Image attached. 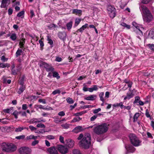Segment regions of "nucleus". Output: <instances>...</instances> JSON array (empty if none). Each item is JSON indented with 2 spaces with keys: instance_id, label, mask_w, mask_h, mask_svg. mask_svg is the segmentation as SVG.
<instances>
[{
  "instance_id": "38",
  "label": "nucleus",
  "mask_w": 154,
  "mask_h": 154,
  "mask_svg": "<svg viewBox=\"0 0 154 154\" xmlns=\"http://www.w3.org/2000/svg\"><path fill=\"white\" fill-rule=\"evenodd\" d=\"M23 52L22 49H18L16 51V54L17 57H18L20 55L21 53Z\"/></svg>"
},
{
  "instance_id": "12",
  "label": "nucleus",
  "mask_w": 154,
  "mask_h": 154,
  "mask_svg": "<svg viewBox=\"0 0 154 154\" xmlns=\"http://www.w3.org/2000/svg\"><path fill=\"white\" fill-rule=\"evenodd\" d=\"M48 152L50 154H57V149L54 146L50 147L47 149Z\"/></svg>"
},
{
  "instance_id": "24",
  "label": "nucleus",
  "mask_w": 154,
  "mask_h": 154,
  "mask_svg": "<svg viewBox=\"0 0 154 154\" xmlns=\"http://www.w3.org/2000/svg\"><path fill=\"white\" fill-rule=\"evenodd\" d=\"M98 89L97 86L94 85L92 87L89 88L88 91L90 92H92L94 91H96Z\"/></svg>"
},
{
  "instance_id": "53",
  "label": "nucleus",
  "mask_w": 154,
  "mask_h": 154,
  "mask_svg": "<svg viewBox=\"0 0 154 154\" xmlns=\"http://www.w3.org/2000/svg\"><path fill=\"white\" fill-rule=\"evenodd\" d=\"M60 91L59 89H56L52 93V94L53 95H55L57 94H60Z\"/></svg>"
},
{
  "instance_id": "63",
  "label": "nucleus",
  "mask_w": 154,
  "mask_h": 154,
  "mask_svg": "<svg viewBox=\"0 0 154 154\" xmlns=\"http://www.w3.org/2000/svg\"><path fill=\"white\" fill-rule=\"evenodd\" d=\"M109 93L108 91H106L105 93V98H108L109 97Z\"/></svg>"
},
{
  "instance_id": "51",
  "label": "nucleus",
  "mask_w": 154,
  "mask_h": 154,
  "mask_svg": "<svg viewBox=\"0 0 154 154\" xmlns=\"http://www.w3.org/2000/svg\"><path fill=\"white\" fill-rule=\"evenodd\" d=\"M4 45L7 46V44L4 41H0V47Z\"/></svg>"
},
{
  "instance_id": "64",
  "label": "nucleus",
  "mask_w": 154,
  "mask_h": 154,
  "mask_svg": "<svg viewBox=\"0 0 154 154\" xmlns=\"http://www.w3.org/2000/svg\"><path fill=\"white\" fill-rule=\"evenodd\" d=\"M55 60L57 62H60L62 61V59L61 57H57L56 58Z\"/></svg>"
},
{
  "instance_id": "37",
  "label": "nucleus",
  "mask_w": 154,
  "mask_h": 154,
  "mask_svg": "<svg viewBox=\"0 0 154 154\" xmlns=\"http://www.w3.org/2000/svg\"><path fill=\"white\" fill-rule=\"evenodd\" d=\"M104 93L103 92H101L100 93L99 97L100 98V100L102 102H103L104 100L105 99L103 97Z\"/></svg>"
},
{
  "instance_id": "33",
  "label": "nucleus",
  "mask_w": 154,
  "mask_h": 154,
  "mask_svg": "<svg viewBox=\"0 0 154 154\" xmlns=\"http://www.w3.org/2000/svg\"><path fill=\"white\" fill-rule=\"evenodd\" d=\"M82 119L81 118L78 117L74 118L71 122V123H74L76 122H79Z\"/></svg>"
},
{
  "instance_id": "52",
  "label": "nucleus",
  "mask_w": 154,
  "mask_h": 154,
  "mask_svg": "<svg viewBox=\"0 0 154 154\" xmlns=\"http://www.w3.org/2000/svg\"><path fill=\"white\" fill-rule=\"evenodd\" d=\"M46 138L49 140H52L55 138V137L52 135H48L46 136Z\"/></svg>"
},
{
  "instance_id": "34",
  "label": "nucleus",
  "mask_w": 154,
  "mask_h": 154,
  "mask_svg": "<svg viewBox=\"0 0 154 154\" xmlns=\"http://www.w3.org/2000/svg\"><path fill=\"white\" fill-rule=\"evenodd\" d=\"M37 136H35L33 135H31L29 136H27L26 137V139L27 140H30L33 139L34 140H36L37 139Z\"/></svg>"
},
{
  "instance_id": "17",
  "label": "nucleus",
  "mask_w": 154,
  "mask_h": 154,
  "mask_svg": "<svg viewBox=\"0 0 154 154\" xmlns=\"http://www.w3.org/2000/svg\"><path fill=\"white\" fill-rule=\"evenodd\" d=\"M16 146L12 143L9 144L8 147L9 151L8 152H11L15 151L16 149Z\"/></svg>"
},
{
  "instance_id": "21",
  "label": "nucleus",
  "mask_w": 154,
  "mask_h": 154,
  "mask_svg": "<svg viewBox=\"0 0 154 154\" xmlns=\"http://www.w3.org/2000/svg\"><path fill=\"white\" fill-rule=\"evenodd\" d=\"M26 87L24 85H21L17 93L19 94H21L25 89Z\"/></svg>"
},
{
  "instance_id": "39",
  "label": "nucleus",
  "mask_w": 154,
  "mask_h": 154,
  "mask_svg": "<svg viewBox=\"0 0 154 154\" xmlns=\"http://www.w3.org/2000/svg\"><path fill=\"white\" fill-rule=\"evenodd\" d=\"M66 100L67 102L69 104L73 103L74 102V101L72 100V99L70 97H68L66 99Z\"/></svg>"
},
{
  "instance_id": "29",
  "label": "nucleus",
  "mask_w": 154,
  "mask_h": 154,
  "mask_svg": "<svg viewBox=\"0 0 154 154\" xmlns=\"http://www.w3.org/2000/svg\"><path fill=\"white\" fill-rule=\"evenodd\" d=\"M10 38L13 41H15L17 38L16 34L15 33H12L10 35Z\"/></svg>"
},
{
  "instance_id": "58",
  "label": "nucleus",
  "mask_w": 154,
  "mask_h": 154,
  "mask_svg": "<svg viewBox=\"0 0 154 154\" xmlns=\"http://www.w3.org/2000/svg\"><path fill=\"white\" fill-rule=\"evenodd\" d=\"M58 115L61 117H63L65 115V113L63 111H60L58 113Z\"/></svg>"
},
{
  "instance_id": "42",
  "label": "nucleus",
  "mask_w": 154,
  "mask_h": 154,
  "mask_svg": "<svg viewBox=\"0 0 154 154\" xmlns=\"http://www.w3.org/2000/svg\"><path fill=\"white\" fill-rule=\"evenodd\" d=\"M81 21V19L79 18H76L75 20V26H77L80 23Z\"/></svg>"
},
{
  "instance_id": "11",
  "label": "nucleus",
  "mask_w": 154,
  "mask_h": 154,
  "mask_svg": "<svg viewBox=\"0 0 154 154\" xmlns=\"http://www.w3.org/2000/svg\"><path fill=\"white\" fill-rule=\"evenodd\" d=\"M125 147L127 150L126 154H127L128 152H133L135 150L134 148L130 145H125Z\"/></svg>"
},
{
  "instance_id": "40",
  "label": "nucleus",
  "mask_w": 154,
  "mask_h": 154,
  "mask_svg": "<svg viewBox=\"0 0 154 154\" xmlns=\"http://www.w3.org/2000/svg\"><path fill=\"white\" fill-rule=\"evenodd\" d=\"M24 11H22L18 13L17 15V16L18 17H21L22 18L24 16Z\"/></svg>"
},
{
  "instance_id": "10",
  "label": "nucleus",
  "mask_w": 154,
  "mask_h": 154,
  "mask_svg": "<svg viewBox=\"0 0 154 154\" xmlns=\"http://www.w3.org/2000/svg\"><path fill=\"white\" fill-rule=\"evenodd\" d=\"M58 149L59 151L63 154L67 153L68 151V149L66 147L61 145L58 146Z\"/></svg>"
},
{
  "instance_id": "60",
  "label": "nucleus",
  "mask_w": 154,
  "mask_h": 154,
  "mask_svg": "<svg viewBox=\"0 0 154 154\" xmlns=\"http://www.w3.org/2000/svg\"><path fill=\"white\" fill-rule=\"evenodd\" d=\"M101 109L100 108L94 109L93 110V113L94 114L97 113L98 112L100 111H101Z\"/></svg>"
},
{
  "instance_id": "3",
  "label": "nucleus",
  "mask_w": 154,
  "mask_h": 154,
  "mask_svg": "<svg viewBox=\"0 0 154 154\" xmlns=\"http://www.w3.org/2000/svg\"><path fill=\"white\" fill-rule=\"evenodd\" d=\"M108 128L107 125L103 123L93 128L94 132L98 135H100L106 132L108 130Z\"/></svg>"
},
{
  "instance_id": "30",
  "label": "nucleus",
  "mask_w": 154,
  "mask_h": 154,
  "mask_svg": "<svg viewBox=\"0 0 154 154\" xmlns=\"http://www.w3.org/2000/svg\"><path fill=\"white\" fill-rule=\"evenodd\" d=\"M72 21H70L66 24V26L67 29L68 31L70 30L71 29L72 26Z\"/></svg>"
},
{
  "instance_id": "5",
  "label": "nucleus",
  "mask_w": 154,
  "mask_h": 154,
  "mask_svg": "<svg viewBox=\"0 0 154 154\" xmlns=\"http://www.w3.org/2000/svg\"><path fill=\"white\" fill-rule=\"evenodd\" d=\"M129 137L131 143L135 146H138L140 145L141 141L134 134H130Z\"/></svg>"
},
{
  "instance_id": "44",
  "label": "nucleus",
  "mask_w": 154,
  "mask_h": 154,
  "mask_svg": "<svg viewBox=\"0 0 154 154\" xmlns=\"http://www.w3.org/2000/svg\"><path fill=\"white\" fill-rule=\"evenodd\" d=\"M70 126V125L69 124L66 123L61 125V126L65 129L68 128Z\"/></svg>"
},
{
  "instance_id": "28",
  "label": "nucleus",
  "mask_w": 154,
  "mask_h": 154,
  "mask_svg": "<svg viewBox=\"0 0 154 154\" xmlns=\"http://www.w3.org/2000/svg\"><path fill=\"white\" fill-rule=\"evenodd\" d=\"M120 24L121 25L123 26L124 28H126L127 29H129L131 27L130 25L127 24L122 21L120 22Z\"/></svg>"
},
{
  "instance_id": "45",
  "label": "nucleus",
  "mask_w": 154,
  "mask_h": 154,
  "mask_svg": "<svg viewBox=\"0 0 154 154\" xmlns=\"http://www.w3.org/2000/svg\"><path fill=\"white\" fill-rule=\"evenodd\" d=\"M13 109V107L10 108L9 109H5L3 110V111L4 112L7 113H10L11 112V111Z\"/></svg>"
},
{
  "instance_id": "47",
  "label": "nucleus",
  "mask_w": 154,
  "mask_h": 154,
  "mask_svg": "<svg viewBox=\"0 0 154 154\" xmlns=\"http://www.w3.org/2000/svg\"><path fill=\"white\" fill-rule=\"evenodd\" d=\"M147 45L151 50L154 51V44H149Z\"/></svg>"
},
{
  "instance_id": "46",
  "label": "nucleus",
  "mask_w": 154,
  "mask_h": 154,
  "mask_svg": "<svg viewBox=\"0 0 154 154\" xmlns=\"http://www.w3.org/2000/svg\"><path fill=\"white\" fill-rule=\"evenodd\" d=\"M36 127L37 128H45V126L42 123H39L37 125Z\"/></svg>"
},
{
  "instance_id": "55",
  "label": "nucleus",
  "mask_w": 154,
  "mask_h": 154,
  "mask_svg": "<svg viewBox=\"0 0 154 154\" xmlns=\"http://www.w3.org/2000/svg\"><path fill=\"white\" fill-rule=\"evenodd\" d=\"M25 136L24 135H22L16 137L15 138L19 140L23 139L25 138Z\"/></svg>"
},
{
  "instance_id": "23",
  "label": "nucleus",
  "mask_w": 154,
  "mask_h": 154,
  "mask_svg": "<svg viewBox=\"0 0 154 154\" xmlns=\"http://www.w3.org/2000/svg\"><path fill=\"white\" fill-rule=\"evenodd\" d=\"M25 44V39L23 38L21 39L19 42V45L20 46V48L21 49H23L24 47V45Z\"/></svg>"
},
{
  "instance_id": "36",
  "label": "nucleus",
  "mask_w": 154,
  "mask_h": 154,
  "mask_svg": "<svg viewBox=\"0 0 154 154\" xmlns=\"http://www.w3.org/2000/svg\"><path fill=\"white\" fill-rule=\"evenodd\" d=\"M139 116V114L137 112L135 114L133 117V121L134 122H135L137 121L138 118Z\"/></svg>"
},
{
  "instance_id": "18",
  "label": "nucleus",
  "mask_w": 154,
  "mask_h": 154,
  "mask_svg": "<svg viewBox=\"0 0 154 154\" xmlns=\"http://www.w3.org/2000/svg\"><path fill=\"white\" fill-rule=\"evenodd\" d=\"M83 130L82 127L80 126H78L74 128L72 131L75 133H78L82 131Z\"/></svg>"
},
{
  "instance_id": "6",
  "label": "nucleus",
  "mask_w": 154,
  "mask_h": 154,
  "mask_svg": "<svg viewBox=\"0 0 154 154\" xmlns=\"http://www.w3.org/2000/svg\"><path fill=\"white\" fill-rule=\"evenodd\" d=\"M40 66L45 68L48 72H52L54 70V68L51 65H49L44 62L42 61L40 63Z\"/></svg>"
},
{
  "instance_id": "35",
  "label": "nucleus",
  "mask_w": 154,
  "mask_h": 154,
  "mask_svg": "<svg viewBox=\"0 0 154 154\" xmlns=\"http://www.w3.org/2000/svg\"><path fill=\"white\" fill-rule=\"evenodd\" d=\"M148 36L149 37L152 38V39H153L154 38V31L152 30H150L149 31Z\"/></svg>"
},
{
  "instance_id": "7",
  "label": "nucleus",
  "mask_w": 154,
  "mask_h": 154,
  "mask_svg": "<svg viewBox=\"0 0 154 154\" xmlns=\"http://www.w3.org/2000/svg\"><path fill=\"white\" fill-rule=\"evenodd\" d=\"M108 13L110 17L113 18L116 15V10L115 8L112 6H108L107 8Z\"/></svg>"
},
{
  "instance_id": "59",
  "label": "nucleus",
  "mask_w": 154,
  "mask_h": 154,
  "mask_svg": "<svg viewBox=\"0 0 154 154\" xmlns=\"http://www.w3.org/2000/svg\"><path fill=\"white\" fill-rule=\"evenodd\" d=\"M97 116H98L97 115H94V116H92L91 118V121H94L96 119V118L97 117Z\"/></svg>"
},
{
  "instance_id": "61",
  "label": "nucleus",
  "mask_w": 154,
  "mask_h": 154,
  "mask_svg": "<svg viewBox=\"0 0 154 154\" xmlns=\"http://www.w3.org/2000/svg\"><path fill=\"white\" fill-rule=\"evenodd\" d=\"M30 17L31 18L35 16L33 11L32 10H30Z\"/></svg>"
},
{
  "instance_id": "13",
  "label": "nucleus",
  "mask_w": 154,
  "mask_h": 154,
  "mask_svg": "<svg viewBox=\"0 0 154 154\" xmlns=\"http://www.w3.org/2000/svg\"><path fill=\"white\" fill-rule=\"evenodd\" d=\"M66 145L69 147L72 148L73 146L74 142L73 140L70 139H68L66 140Z\"/></svg>"
},
{
  "instance_id": "49",
  "label": "nucleus",
  "mask_w": 154,
  "mask_h": 154,
  "mask_svg": "<svg viewBox=\"0 0 154 154\" xmlns=\"http://www.w3.org/2000/svg\"><path fill=\"white\" fill-rule=\"evenodd\" d=\"M20 112H18L17 111H14L13 113V114L14 116L15 119H17L18 118L17 116Z\"/></svg>"
},
{
  "instance_id": "48",
  "label": "nucleus",
  "mask_w": 154,
  "mask_h": 154,
  "mask_svg": "<svg viewBox=\"0 0 154 154\" xmlns=\"http://www.w3.org/2000/svg\"><path fill=\"white\" fill-rule=\"evenodd\" d=\"M73 154H82L80 151L78 149H75L73 150Z\"/></svg>"
},
{
  "instance_id": "50",
  "label": "nucleus",
  "mask_w": 154,
  "mask_h": 154,
  "mask_svg": "<svg viewBox=\"0 0 154 154\" xmlns=\"http://www.w3.org/2000/svg\"><path fill=\"white\" fill-rule=\"evenodd\" d=\"M145 115L147 118H149L151 119V116L149 114V112H148V109H146V110Z\"/></svg>"
},
{
  "instance_id": "22",
  "label": "nucleus",
  "mask_w": 154,
  "mask_h": 154,
  "mask_svg": "<svg viewBox=\"0 0 154 154\" xmlns=\"http://www.w3.org/2000/svg\"><path fill=\"white\" fill-rule=\"evenodd\" d=\"M58 35L60 39H63L65 38L66 34L64 32H60L58 33Z\"/></svg>"
},
{
  "instance_id": "32",
  "label": "nucleus",
  "mask_w": 154,
  "mask_h": 154,
  "mask_svg": "<svg viewBox=\"0 0 154 154\" xmlns=\"http://www.w3.org/2000/svg\"><path fill=\"white\" fill-rule=\"evenodd\" d=\"M47 38L48 43L51 45V47H53V42L52 40L50 38V36L49 35H47Z\"/></svg>"
},
{
  "instance_id": "8",
  "label": "nucleus",
  "mask_w": 154,
  "mask_h": 154,
  "mask_svg": "<svg viewBox=\"0 0 154 154\" xmlns=\"http://www.w3.org/2000/svg\"><path fill=\"white\" fill-rule=\"evenodd\" d=\"M19 152L20 154H30L31 149L27 147L24 146L20 149Z\"/></svg>"
},
{
  "instance_id": "57",
  "label": "nucleus",
  "mask_w": 154,
  "mask_h": 154,
  "mask_svg": "<svg viewBox=\"0 0 154 154\" xmlns=\"http://www.w3.org/2000/svg\"><path fill=\"white\" fill-rule=\"evenodd\" d=\"M140 99V97H139L137 96L135 97V99L134 101V103H137L138 102Z\"/></svg>"
},
{
  "instance_id": "25",
  "label": "nucleus",
  "mask_w": 154,
  "mask_h": 154,
  "mask_svg": "<svg viewBox=\"0 0 154 154\" xmlns=\"http://www.w3.org/2000/svg\"><path fill=\"white\" fill-rule=\"evenodd\" d=\"M134 96V94L132 92H130L127 93V96L124 98V100H125L127 99H129L131 98L132 97Z\"/></svg>"
},
{
  "instance_id": "54",
  "label": "nucleus",
  "mask_w": 154,
  "mask_h": 154,
  "mask_svg": "<svg viewBox=\"0 0 154 154\" xmlns=\"http://www.w3.org/2000/svg\"><path fill=\"white\" fill-rule=\"evenodd\" d=\"M1 59L4 62L7 61L8 60V58H5L4 55H3L1 57Z\"/></svg>"
},
{
  "instance_id": "1",
  "label": "nucleus",
  "mask_w": 154,
  "mask_h": 154,
  "mask_svg": "<svg viewBox=\"0 0 154 154\" xmlns=\"http://www.w3.org/2000/svg\"><path fill=\"white\" fill-rule=\"evenodd\" d=\"M140 8L143 13V19L144 21L149 23L152 20L153 16L146 6L142 5L140 7Z\"/></svg>"
},
{
  "instance_id": "62",
  "label": "nucleus",
  "mask_w": 154,
  "mask_h": 154,
  "mask_svg": "<svg viewBox=\"0 0 154 154\" xmlns=\"http://www.w3.org/2000/svg\"><path fill=\"white\" fill-rule=\"evenodd\" d=\"M59 140L62 143H64V137L62 136H60Z\"/></svg>"
},
{
  "instance_id": "27",
  "label": "nucleus",
  "mask_w": 154,
  "mask_h": 154,
  "mask_svg": "<svg viewBox=\"0 0 154 154\" xmlns=\"http://www.w3.org/2000/svg\"><path fill=\"white\" fill-rule=\"evenodd\" d=\"M24 129H27L28 130V128H26V127L23 128V127H19L18 128H16L15 129V131L16 132H20Z\"/></svg>"
},
{
  "instance_id": "15",
  "label": "nucleus",
  "mask_w": 154,
  "mask_h": 154,
  "mask_svg": "<svg viewBox=\"0 0 154 154\" xmlns=\"http://www.w3.org/2000/svg\"><path fill=\"white\" fill-rule=\"evenodd\" d=\"M9 144L10 143H2L1 145V147L2 151L8 152L9 150L8 149Z\"/></svg>"
},
{
  "instance_id": "41",
  "label": "nucleus",
  "mask_w": 154,
  "mask_h": 154,
  "mask_svg": "<svg viewBox=\"0 0 154 154\" xmlns=\"http://www.w3.org/2000/svg\"><path fill=\"white\" fill-rule=\"evenodd\" d=\"M86 112L85 111H82L80 112H77V113H75L74 114V115L76 116H81L83 114H85V113H86Z\"/></svg>"
},
{
  "instance_id": "14",
  "label": "nucleus",
  "mask_w": 154,
  "mask_h": 154,
  "mask_svg": "<svg viewBox=\"0 0 154 154\" xmlns=\"http://www.w3.org/2000/svg\"><path fill=\"white\" fill-rule=\"evenodd\" d=\"M97 98V96L95 94L90 95L88 96H86L84 97V99L87 100L94 101Z\"/></svg>"
},
{
  "instance_id": "19",
  "label": "nucleus",
  "mask_w": 154,
  "mask_h": 154,
  "mask_svg": "<svg viewBox=\"0 0 154 154\" xmlns=\"http://www.w3.org/2000/svg\"><path fill=\"white\" fill-rule=\"evenodd\" d=\"M88 24L86 23L85 25L82 26L80 28L78 29L74 33H78L79 32H82L83 31L88 27Z\"/></svg>"
},
{
  "instance_id": "56",
  "label": "nucleus",
  "mask_w": 154,
  "mask_h": 154,
  "mask_svg": "<svg viewBox=\"0 0 154 154\" xmlns=\"http://www.w3.org/2000/svg\"><path fill=\"white\" fill-rule=\"evenodd\" d=\"M29 128L30 129L31 131H35V130H36L37 128L34 127L32 125H29Z\"/></svg>"
},
{
  "instance_id": "4",
  "label": "nucleus",
  "mask_w": 154,
  "mask_h": 154,
  "mask_svg": "<svg viewBox=\"0 0 154 154\" xmlns=\"http://www.w3.org/2000/svg\"><path fill=\"white\" fill-rule=\"evenodd\" d=\"M132 24L135 27L134 31L137 34V37L140 39V36H142L143 33L142 30L144 29L143 28L141 25L138 24L136 22H133Z\"/></svg>"
},
{
  "instance_id": "20",
  "label": "nucleus",
  "mask_w": 154,
  "mask_h": 154,
  "mask_svg": "<svg viewBox=\"0 0 154 154\" xmlns=\"http://www.w3.org/2000/svg\"><path fill=\"white\" fill-rule=\"evenodd\" d=\"M72 13L78 16H80L82 14V11L81 10L77 9H73L72 10Z\"/></svg>"
},
{
  "instance_id": "31",
  "label": "nucleus",
  "mask_w": 154,
  "mask_h": 154,
  "mask_svg": "<svg viewBox=\"0 0 154 154\" xmlns=\"http://www.w3.org/2000/svg\"><path fill=\"white\" fill-rule=\"evenodd\" d=\"M51 72L53 73V76L54 77L56 78L57 79H59L60 78L59 74L57 72L54 71V70Z\"/></svg>"
},
{
  "instance_id": "16",
  "label": "nucleus",
  "mask_w": 154,
  "mask_h": 154,
  "mask_svg": "<svg viewBox=\"0 0 154 154\" xmlns=\"http://www.w3.org/2000/svg\"><path fill=\"white\" fill-rule=\"evenodd\" d=\"M10 0H2L1 7L2 8H5L10 3Z\"/></svg>"
},
{
  "instance_id": "2",
  "label": "nucleus",
  "mask_w": 154,
  "mask_h": 154,
  "mask_svg": "<svg viewBox=\"0 0 154 154\" xmlns=\"http://www.w3.org/2000/svg\"><path fill=\"white\" fill-rule=\"evenodd\" d=\"M91 136L88 133H86L84 136L82 140L79 142V146L85 149L88 148L91 145Z\"/></svg>"
},
{
  "instance_id": "9",
  "label": "nucleus",
  "mask_w": 154,
  "mask_h": 154,
  "mask_svg": "<svg viewBox=\"0 0 154 154\" xmlns=\"http://www.w3.org/2000/svg\"><path fill=\"white\" fill-rule=\"evenodd\" d=\"M46 121L45 119H42V118H33L30 119L29 121V122L30 124H36L38 123H40L41 122H44Z\"/></svg>"
},
{
  "instance_id": "26",
  "label": "nucleus",
  "mask_w": 154,
  "mask_h": 154,
  "mask_svg": "<svg viewBox=\"0 0 154 154\" xmlns=\"http://www.w3.org/2000/svg\"><path fill=\"white\" fill-rule=\"evenodd\" d=\"M10 64L8 63H0V68H3L6 67L9 68L10 67Z\"/></svg>"
},
{
  "instance_id": "43",
  "label": "nucleus",
  "mask_w": 154,
  "mask_h": 154,
  "mask_svg": "<svg viewBox=\"0 0 154 154\" xmlns=\"http://www.w3.org/2000/svg\"><path fill=\"white\" fill-rule=\"evenodd\" d=\"M24 77L23 76L19 79V83L20 85H24Z\"/></svg>"
}]
</instances>
